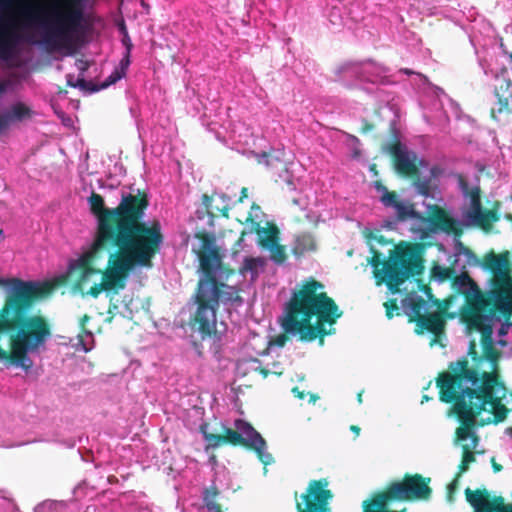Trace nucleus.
<instances>
[{
	"label": "nucleus",
	"mask_w": 512,
	"mask_h": 512,
	"mask_svg": "<svg viewBox=\"0 0 512 512\" xmlns=\"http://www.w3.org/2000/svg\"><path fill=\"white\" fill-rule=\"evenodd\" d=\"M386 308H387V311H386V314H387V317L388 318H392L393 317V311L394 310H398L397 306H394L392 307L391 309L388 307V304H385Z\"/></svg>",
	"instance_id": "nucleus-42"
},
{
	"label": "nucleus",
	"mask_w": 512,
	"mask_h": 512,
	"mask_svg": "<svg viewBox=\"0 0 512 512\" xmlns=\"http://www.w3.org/2000/svg\"><path fill=\"white\" fill-rule=\"evenodd\" d=\"M4 357L3 353L0 351V359Z\"/></svg>",
	"instance_id": "nucleus-56"
},
{
	"label": "nucleus",
	"mask_w": 512,
	"mask_h": 512,
	"mask_svg": "<svg viewBox=\"0 0 512 512\" xmlns=\"http://www.w3.org/2000/svg\"><path fill=\"white\" fill-rule=\"evenodd\" d=\"M429 482H391L385 489L372 494L363 501V512H407L406 508L391 510L388 505L394 501L428 500L432 489Z\"/></svg>",
	"instance_id": "nucleus-9"
},
{
	"label": "nucleus",
	"mask_w": 512,
	"mask_h": 512,
	"mask_svg": "<svg viewBox=\"0 0 512 512\" xmlns=\"http://www.w3.org/2000/svg\"><path fill=\"white\" fill-rule=\"evenodd\" d=\"M292 392H293V393H294V395H295V396H297L298 398L303 399L304 394H303V392H300L298 388H293Z\"/></svg>",
	"instance_id": "nucleus-44"
},
{
	"label": "nucleus",
	"mask_w": 512,
	"mask_h": 512,
	"mask_svg": "<svg viewBox=\"0 0 512 512\" xmlns=\"http://www.w3.org/2000/svg\"><path fill=\"white\" fill-rule=\"evenodd\" d=\"M512 83L504 75L495 78L494 93L497 101L492 107V116L497 121L512 123Z\"/></svg>",
	"instance_id": "nucleus-18"
},
{
	"label": "nucleus",
	"mask_w": 512,
	"mask_h": 512,
	"mask_svg": "<svg viewBox=\"0 0 512 512\" xmlns=\"http://www.w3.org/2000/svg\"><path fill=\"white\" fill-rule=\"evenodd\" d=\"M374 189L380 194L379 201L385 208H391L395 211L394 218L387 221L386 226L392 228L398 222H405L410 219L411 238L414 240L435 239L437 235L443 232L442 226L431 218L421 216L415 209L414 204L409 201H399L394 193L389 192L386 186L376 181L373 184Z\"/></svg>",
	"instance_id": "nucleus-7"
},
{
	"label": "nucleus",
	"mask_w": 512,
	"mask_h": 512,
	"mask_svg": "<svg viewBox=\"0 0 512 512\" xmlns=\"http://www.w3.org/2000/svg\"><path fill=\"white\" fill-rule=\"evenodd\" d=\"M241 194H242V196L240 197V199H239V200H240V201H243V198H244V197H247V189H246V188H242V190H241Z\"/></svg>",
	"instance_id": "nucleus-46"
},
{
	"label": "nucleus",
	"mask_w": 512,
	"mask_h": 512,
	"mask_svg": "<svg viewBox=\"0 0 512 512\" xmlns=\"http://www.w3.org/2000/svg\"><path fill=\"white\" fill-rule=\"evenodd\" d=\"M119 31L122 34V36L125 35V32H128L124 22H122L121 25L119 26Z\"/></svg>",
	"instance_id": "nucleus-45"
},
{
	"label": "nucleus",
	"mask_w": 512,
	"mask_h": 512,
	"mask_svg": "<svg viewBox=\"0 0 512 512\" xmlns=\"http://www.w3.org/2000/svg\"><path fill=\"white\" fill-rule=\"evenodd\" d=\"M77 351L89 352L94 347V336L90 331H84L77 336V342L73 344Z\"/></svg>",
	"instance_id": "nucleus-32"
},
{
	"label": "nucleus",
	"mask_w": 512,
	"mask_h": 512,
	"mask_svg": "<svg viewBox=\"0 0 512 512\" xmlns=\"http://www.w3.org/2000/svg\"><path fill=\"white\" fill-rule=\"evenodd\" d=\"M129 66L126 60L119 61V64L114 68L111 74L99 86L96 85V87L99 88L100 91L120 81L126 76Z\"/></svg>",
	"instance_id": "nucleus-29"
},
{
	"label": "nucleus",
	"mask_w": 512,
	"mask_h": 512,
	"mask_svg": "<svg viewBox=\"0 0 512 512\" xmlns=\"http://www.w3.org/2000/svg\"><path fill=\"white\" fill-rule=\"evenodd\" d=\"M146 206L139 193L122 191L121 202L113 210L117 225L100 219L93 242L69 260V271L84 269L78 283L83 295L97 297L103 291L123 288L128 271L152 265L164 237L159 221L141 222Z\"/></svg>",
	"instance_id": "nucleus-1"
},
{
	"label": "nucleus",
	"mask_w": 512,
	"mask_h": 512,
	"mask_svg": "<svg viewBox=\"0 0 512 512\" xmlns=\"http://www.w3.org/2000/svg\"><path fill=\"white\" fill-rule=\"evenodd\" d=\"M89 0H77L75 8L68 16V25H65L59 16L53 18L34 17L31 24L39 41L28 39L32 44L39 45L47 51H59L71 46L75 39L87 31L88 20L85 8Z\"/></svg>",
	"instance_id": "nucleus-6"
},
{
	"label": "nucleus",
	"mask_w": 512,
	"mask_h": 512,
	"mask_svg": "<svg viewBox=\"0 0 512 512\" xmlns=\"http://www.w3.org/2000/svg\"><path fill=\"white\" fill-rule=\"evenodd\" d=\"M455 179L462 199L453 223L460 228L490 230L498 217L493 210L483 208L478 179L470 180L462 174H455Z\"/></svg>",
	"instance_id": "nucleus-8"
},
{
	"label": "nucleus",
	"mask_w": 512,
	"mask_h": 512,
	"mask_svg": "<svg viewBox=\"0 0 512 512\" xmlns=\"http://www.w3.org/2000/svg\"><path fill=\"white\" fill-rule=\"evenodd\" d=\"M350 140V146H351V156L354 159H358L361 156V149H360V140L356 136H349Z\"/></svg>",
	"instance_id": "nucleus-36"
},
{
	"label": "nucleus",
	"mask_w": 512,
	"mask_h": 512,
	"mask_svg": "<svg viewBox=\"0 0 512 512\" xmlns=\"http://www.w3.org/2000/svg\"><path fill=\"white\" fill-rule=\"evenodd\" d=\"M20 55L19 40H0V61L13 66Z\"/></svg>",
	"instance_id": "nucleus-26"
},
{
	"label": "nucleus",
	"mask_w": 512,
	"mask_h": 512,
	"mask_svg": "<svg viewBox=\"0 0 512 512\" xmlns=\"http://www.w3.org/2000/svg\"><path fill=\"white\" fill-rule=\"evenodd\" d=\"M207 428L208 426L205 423L200 426V431L203 435V439L207 443V448H217L227 441L225 437L219 434L209 433Z\"/></svg>",
	"instance_id": "nucleus-33"
},
{
	"label": "nucleus",
	"mask_w": 512,
	"mask_h": 512,
	"mask_svg": "<svg viewBox=\"0 0 512 512\" xmlns=\"http://www.w3.org/2000/svg\"><path fill=\"white\" fill-rule=\"evenodd\" d=\"M266 264L267 261L263 257L246 256L241 263L239 273L247 285L252 286L264 272Z\"/></svg>",
	"instance_id": "nucleus-23"
},
{
	"label": "nucleus",
	"mask_w": 512,
	"mask_h": 512,
	"mask_svg": "<svg viewBox=\"0 0 512 512\" xmlns=\"http://www.w3.org/2000/svg\"><path fill=\"white\" fill-rule=\"evenodd\" d=\"M75 7L77 8V0H73Z\"/></svg>",
	"instance_id": "nucleus-57"
},
{
	"label": "nucleus",
	"mask_w": 512,
	"mask_h": 512,
	"mask_svg": "<svg viewBox=\"0 0 512 512\" xmlns=\"http://www.w3.org/2000/svg\"><path fill=\"white\" fill-rule=\"evenodd\" d=\"M88 200H89L90 205L94 209L100 210L104 205L103 198L100 195L95 194V193H92Z\"/></svg>",
	"instance_id": "nucleus-37"
},
{
	"label": "nucleus",
	"mask_w": 512,
	"mask_h": 512,
	"mask_svg": "<svg viewBox=\"0 0 512 512\" xmlns=\"http://www.w3.org/2000/svg\"><path fill=\"white\" fill-rule=\"evenodd\" d=\"M257 234L258 244L269 252L270 259L276 264L284 263L286 259L285 248L279 244V231L277 227L267 220L260 206L253 204L245 220V228L238 244L241 245L247 234Z\"/></svg>",
	"instance_id": "nucleus-12"
},
{
	"label": "nucleus",
	"mask_w": 512,
	"mask_h": 512,
	"mask_svg": "<svg viewBox=\"0 0 512 512\" xmlns=\"http://www.w3.org/2000/svg\"><path fill=\"white\" fill-rule=\"evenodd\" d=\"M456 284L463 294H465L468 302L474 310V314L470 319V325L478 330L476 320L481 317L496 315V306L492 300L486 295V290L482 292L478 285L467 275L461 274L457 277Z\"/></svg>",
	"instance_id": "nucleus-16"
},
{
	"label": "nucleus",
	"mask_w": 512,
	"mask_h": 512,
	"mask_svg": "<svg viewBox=\"0 0 512 512\" xmlns=\"http://www.w3.org/2000/svg\"><path fill=\"white\" fill-rule=\"evenodd\" d=\"M400 72H402L406 75H410L413 73L410 69H407V68L401 69Z\"/></svg>",
	"instance_id": "nucleus-48"
},
{
	"label": "nucleus",
	"mask_w": 512,
	"mask_h": 512,
	"mask_svg": "<svg viewBox=\"0 0 512 512\" xmlns=\"http://www.w3.org/2000/svg\"><path fill=\"white\" fill-rule=\"evenodd\" d=\"M351 430L356 434V436L359 435L360 428L357 426H351Z\"/></svg>",
	"instance_id": "nucleus-47"
},
{
	"label": "nucleus",
	"mask_w": 512,
	"mask_h": 512,
	"mask_svg": "<svg viewBox=\"0 0 512 512\" xmlns=\"http://www.w3.org/2000/svg\"><path fill=\"white\" fill-rule=\"evenodd\" d=\"M310 398H311V401L314 402L315 401V397L313 395H310Z\"/></svg>",
	"instance_id": "nucleus-54"
},
{
	"label": "nucleus",
	"mask_w": 512,
	"mask_h": 512,
	"mask_svg": "<svg viewBox=\"0 0 512 512\" xmlns=\"http://www.w3.org/2000/svg\"><path fill=\"white\" fill-rule=\"evenodd\" d=\"M0 287L6 294L0 310V333L12 338L11 365L29 371L33 361L29 355L39 354L51 337L49 327L39 315L27 316L31 306L51 296L55 285L48 280H22L0 277Z\"/></svg>",
	"instance_id": "nucleus-3"
},
{
	"label": "nucleus",
	"mask_w": 512,
	"mask_h": 512,
	"mask_svg": "<svg viewBox=\"0 0 512 512\" xmlns=\"http://www.w3.org/2000/svg\"><path fill=\"white\" fill-rule=\"evenodd\" d=\"M390 152L395 157V166L399 173L407 175L417 173L420 159L417 157L416 153L410 151L405 144L399 142L393 145Z\"/></svg>",
	"instance_id": "nucleus-22"
},
{
	"label": "nucleus",
	"mask_w": 512,
	"mask_h": 512,
	"mask_svg": "<svg viewBox=\"0 0 512 512\" xmlns=\"http://www.w3.org/2000/svg\"><path fill=\"white\" fill-rule=\"evenodd\" d=\"M336 80L347 87H352L350 79L369 82L372 85H388L394 83L390 80V69L372 59L363 61H349L336 70Z\"/></svg>",
	"instance_id": "nucleus-14"
},
{
	"label": "nucleus",
	"mask_w": 512,
	"mask_h": 512,
	"mask_svg": "<svg viewBox=\"0 0 512 512\" xmlns=\"http://www.w3.org/2000/svg\"><path fill=\"white\" fill-rule=\"evenodd\" d=\"M121 43L124 46L125 51H124L120 61H125L126 60L127 64L130 65L131 64V52H132V49H133V44H132V41H131V38H130L128 32H125V35L122 36Z\"/></svg>",
	"instance_id": "nucleus-35"
},
{
	"label": "nucleus",
	"mask_w": 512,
	"mask_h": 512,
	"mask_svg": "<svg viewBox=\"0 0 512 512\" xmlns=\"http://www.w3.org/2000/svg\"><path fill=\"white\" fill-rule=\"evenodd\" d=\"M419 167L424 169L423 172L417 170V180L414 182L415 191L425 198L437 199L440 195L436 181L443 175V168L429 163L424 158H420Z\"/></svg>",
	"instance_id": "nucleus-20"
},
{
	"label": "nucleus",
	"mask_w": 512,
	"mask_h": 512,
	"mask_svg": "<svg viewBox=\"0 0 512 512\" xmlns=\"http://www.w3.org/2000/svg\"><path fill=\"white\" fill-rule=\"evenodd\" d=\"M285 341H286V336L281 335L275 339V344L279 347H283L285 345Z\"/></svg>",
	"instance_id": "nucleus-41"
},
{
	"label": "nucleus",
	"mask_w": 512,
	"mask_h": 512,
	"mask_svg": "<svg viewBox=\"0 0 512 512\" xmlns=\"http://www.w3.org/2000/svg\"><path fill=\"white\" fill-rule=\"evenodd\" d=\"M467 502L473 507V512H512V504H505L503 497H491L487 489H465Z\"/></svg>",
	"instance_id": "nucleus-19"
},
{
	"label": "nucleus",
	"mask_w": 512,
	"mask_h": 512,
	"mask_svg": "<svg viewBox=\"0 0 512 512\" xmlns=\"http://www.w3.org/2000/svg\"><path fill=\"white\" fill-rule=\"evenodd\" d=\"M323 288L320 282L312 278L303 280L297 286L279 317L286 333L307 341L314 340L318 335L333 333L331 328L326 329V323L331 327L341 316V311L324 292H318Z\"/></svg>",
	"instance_id": "nucleus-4"
},
{
	"label": "nucleus",
	"mask_w": 512,
	"mask_h": 512,
	"mask_svg": "<svg viewBox=\"0 0 512 512\" xmlns=\"http://www.w3.org/2000/svg\"><path fill=\"white\" fill-rule=\"evenodd\" d=\"M243 365H247V366H248V368H251V369L256 370V369H258V368H259L260 363H259V361H258L257 359H255V358H250V359H248V360H241V361H239V362H238V365H237V366H238V369H241V367H242Z\"/></svg>",
	"instance_id": "nucleus-38"
},
{
	"label": "nucleus",
	"mask_w": 512,
	"mask_h": 512,
	"mask_svg": "<svg viewBox=\"0 0 512 512\" xmlns=\"http://www.w3.org/2000/svg\"><path fill=\"white\" fill-rule=\"evenodd\" d=\"M329 482H310L307 492L303 495L306 509L302 508L301 503H297L298 512H327L328 500L332 497L331 491L324 489Z\"/></svg>",
	"instance_id": "nucleus-21"
},
{
	"label": "nucleus",
	"mask_w": 512,
	"mask_h": 512,
	"mask_svg": "<svg viewBox=\"0 0 512 512\" xmlns=\"http://www.w3.org/2000/svg\"><path fill=\"white\" fill-rule=\"evenodd\" d=\"M492 277L486 284V295L502 314H512V276L505 254L489 253L484 258Z\"/></svg>",
	"instance_id": "nucleus-10"
},
{
	"label": "nucleus",
	"mask_w": 512,
	"mask_h": 512,
	"mask_svg": "<svg viewBox=\"0 0 512 512\" xmlns=\"http://www.w3.org/2000/svg\"><path fill=\"white\" fill-rule=\"evenodd\" d=\"M67 84L70 87L80 88L89 94L99 91V88H97L93 83L86 81L83 77H78L75 79L74 75L71 74L67 75Z\"/></svg>",
	"instance_id": "nucleus-30"
},
{
	"label": "nucleus",
	"mask_w": 512,
	"mask_h": 512,
	"mask_svg": "<svg viewBox=\"0 0 512 512\" xmlns=\"http://www.w3.org/2000/svg\"><path fill=\"white\" fill-rule=\"evenodd\" d=\"M316 247L315 240L311 234L303 233L296 237L293 251L299 256L306 252L314 251Z\"/></svg>",
	"instance_id": "nucleus-28"
},
{
	"label": "nucleus",
	"mask_w": 512,
	"mask_h": 512,
	"mask_svg": "<svg viewBox=\"0 0 512 512\" xmlns=\"http://www.w3.org/2000/svg\"><path fill=\"white\" fill-rule=\"evenodd\" d=\"M404 313L417 322L418 333L430 332L435 338L431 345L441 342L446 325L445 312L438 302H426L416 293L409 294L401 301Z\"/></svg>",
	"instance_id": "nucleus-11"
},
{
	"label": "nucleus",
	"mask_w": 512,
	"mask_h": 512,
	"mask_svg": "<svg viewBox=\"0 0 512 512\" xmlns=\"http://www.w3.org/2000/svg\"><path fill=\"white\" fill-rule=\"evenodd\" d=\"M509 58H510V65H511V68H512V53L509 54Z\"/></svg>",
	"instance_id": "nucleus-52"
},
{
	"label": "nucleus",
	"mask_w": 512,
	"mask_h": 512,
	"mask_svg": "<svg viewBox=\"0 0 512 512\" xmlns=\"http://www.w3.org/2000/svg\"><path fill=\"white\" fill-rule=\"evenodd\" d=\"M213 217L214 212L201 198V203L190 217V221L197 225L195 235L199 238L198 244L192 248L200 262L199 281L195 293L180 312L182 325H187L202 340L215 335L216 313L220 305L228 312L244 305L240 290L224 283L226 277L216 238L207 232L214 225Z\"/></svg>",
	"instance_id": "nucleus-2"
},
{
	"label": "nucleus",
	"mask_w": 512,
	"mask_h": 512,
	"mask_svg": "<svg viewBox=\"0 0 512 512\" xmlns=\"http://www.w3.org/2000/svg\"><path fill=\"white\" fill-rule=\"evenodd\" d=\"M428 400H429L428 396H423L422 403H423L424 401H428Z\"/></svg>",
	"instance_id": "nucleus-53"
},
{
	"label": "nucleus",
	"mask_w": 512,
	"mask_h": 512,
	"mask_svg": "<svg viewBox=\"0 0 512 512\" xmlns=\"http://www.w3.org/2000/svg\"><path fill=\"white\" fill-rule=\"evenodd\" d=\"M459 482H449L447 488L449 496L451 497V494L458 489Z\"/></svg>",
	"instance_id": "nucleus-40"
},
{
	"label": "nucleus",
	"mask_w": 512,
	"mask_h": 512,
	"mask_svg": "<svg viewBox=\"0 0 512 512\" xmlns=\"http://www.w3.org/2000/svg\"><path fill=\"white\" fill-rule=\"evenodd\" d=\"M431 92L438 101L439 108L443 111V114L447 120L454 117L456 120L462 119L461 108L457 102L451 99L442 88L438 86H432Z\"/></svg>",
	"instance_id": "nucleus-25"
},
{
	"label": "nucleus",
	"mask_w": 512,
	"mask_h": 512,
	"mask_svg": "<svg viewBox=\"0 0 512 512\" xmlns=\"http://www.w3.org/2000/svg\"><path fill=\"white\" fill-rule=\"evenodd\" d=\"M32 110L22 102L12 104L4 113L0 114V133L11 123L21 122L32 116Z\"/></svg>",
	"instance_id": "nucleus-24"
},
{
	"label": "nucleus",
	"mask_w": 512,
	"mask_h": 512,
	"mask_svg": "<svg viewBox=\"0 0 512 512\" xmlns=\"http://www.w3.org/2000/svg\"><path fill=\"white\" fill-rule=\"evenodd\" d=\"M448 262L450 263V268H442L441 266H435L433 268V277L439 283L450 278L451 272H463L467 266L475 265L477 258L460 241H457L454 245L452 255L448 257Z\"/></svg>",
	"instance_id": "nucleus-17"
},
{
	"label": "nucleus",
	"mask_w": 512,
	"mask_h": 512,
	"mask_svg": "<svg viewBox=\"0 0 512 512\" xmlns=\"http://www.w3.org/2000/svg\"><path fill=\"white\" fill-rule=\"evenodd\" d=\"M218 494L219 490L216 486H211L210 488L205 489L203 500L205 506L211 512H222L221 505L215 501Z\"/></svg>",
	"instance_id": "nucleus-31"
},
{
	"label": "nucleus",
	"mask_w": 512,
	"mask_h": 512,
	"mask_svg": "<svg viewBox=\"0 0 512 512\" xmlns=\"http://www.w3.org/2000/svg\"><path fill=\"white\" fill-rule=\"evenodd\" d=\"M376 85L377 86L375 87L364 88V90L380 103L389 102L391 99L390 94L387 93L383 88H380V84Z\"/></svg>",
	"instance_id": "nucleus-34"
},
{
	"label": "nucleus",
	"mask_w": 512,
	"mask_h": 512,
	"mask_svg": "<svg viewBox=\"0 0 512 512\" xmlns=\"http://www.w3.org/2000/svg\"><path fill=\"white\" fill-rule=\"evenodd\" d=\"M423 265L418 255L405 251L390 257L383 267L376 271L375 276L385 282L392 294L401 291L400 286L410 276L421 274Z\"/></svg>",
	"instance_id": "nucleus-13"
},
{
	"label": "nucleus",
	"mask_w": 512,
	"mask_h": 512,
	"mask_svg": "<svg viewBox=\"0 0 512 512\" xmlns=\"http://www.w3.org/2000/svg\"><path fill=\"white\" fill-rule=\"evenodd\" d=\"M235 430L222 425V431L227 434L228 440L233 444H240L255 453L258 460L264 465L274 462L272 454L268 451V444L263 436L247 421L236 419Z\"/></svg>",
	"instance_id": "nucleus-15"
},
{
	"label": "nucleus",
	"mask_w": 512,
	"mask_h": 512,
	"mask_svg": "<svg viewBox=\"0 0 512 512\" xmlns=\"http://www.w3.org/2000/svg\"><path fill=\"white\" fill-rule=\"evenodd\" d=\"M335 10H336L335 7H333L331 10L330 21L332 22L333 25L340 26L342 24V19H341L340 15H336Z\"/></svg>",
	"instance_id": "nucleus-39"
},
{
	"label": "nucleus",
	"mask_w": 512,
	"mask_h": 512,
	"mask_svg": "<svg viewBox=\"0 0 512 512\" xmlns=\"http://www.w3.org/2000/svg\"><path fill=\"white\" fill-rule=\"evenodd\" d=\"M357 400H358V403H362V393H358L357 395Z\"/></svg>",
	"instance_id": "nucleus-49"
},
{
	"label": "nucleus",
	"mask_w": 512,
	"mask_h": 512,
	"mask_svg": "<svg viewBox=\"0 0 512 512\" xmlns=\"http://www.w3.org/2000/svg\"><path fill=\"white\" fill-rule=\"evenodd\" d=\"M402 480H407V481H410V480H426L425 478L421 477V476H405ZM427 480H430L429 478Z\"/></svg>",
	"instance_id": "nucleus-43"
},
{
	"label": "nucleus",
	"mask_w": 512,
	"mask_h": 512,
	"mask_svg": "<svg viewBox=\"0 0 512 512\" xmlns=\"http://www.w3.org/2000/svg\"><path fill=\"white\" fill-rule=\"evenodd\" d=\"M98 183L100 184V187H103L101 180H98Z\"/></svg>",
	"instance_id": "nucleus-55"
},
{
	"label": "nucleus",
	"mask_w": 512,
	"mask_h": 512,
	"mask_svg": "<svg viewBox=\"0 0 512 512\" xmlns=\"http://www.w3.org/2000/svg\"><path fill=\"white\" fill-rule=\"evenodd\" d=\"M233 140L235 144L242 145V148H237L239 152L248 157H254L259 164H263L271 170L275 181L283 185V190L292 194L289 199L293 205L301 210L305 209L307 204L305 198L300 194L296 195L304 175V168L298 161L284 160L285 152L283 150L257 151V142H263L264 139L253 135L247 128L244 135H236L234 131Z\"/></svg>",
	"instance_id": "nucleus-5"
},
{
	"label": "nucleus",
	"mask_w": 512,
	"mask_h": 512,
	"mask_svg": "<svg viewBox=\"0 0 512 512\" xmlns=\"http://www.w3.org/2000/svg\"><path fill=\"white\" fill-rule=\"evenodd\" d=\"M107 480H108V481H111V480H117V479H116L114 476H108V477H107Z\"/></svg>",
	"instance_id": "nucleus-50"
},
{
	"label": "nucleus",
	"mask_w": 512,
	"mask_h": 512,
	"mask_svg": "<svg viewBox=\"0 0 512 512\" xmlns=\"http://www.w3.org/2000/svg\"><path fill=\"white\" fill-rule=\"evenodd\" d=\"M203 203H208V206L213 212H220L225 214L231 205V198L223 192H214L212 195L203 194Z\"/></svg>",
	"instance_id": "nucleus-27"
},
{
	"label": "nucleus",
	"mask_w": 512,
	"mask_h": 512,
	"mask_svg": "<svg viewBox=\"0 0 512 512\" xmlns=\"http://www.w3.org/2000/svg\"><path fill=\"white\" fill-rule=\"evenodd\" d=\"M506 433H509L512 436V428H507Z\"/></svg>",
	"instance_id": "nucleus-51"
},
{
	"label": "nucleus",
	"mask_w": 512,
	"mask_h": 512,
	"mask_svg": "<svg viewBox=\"0 0 512 512\" xmlns=\"http://www.w3.org/2000/svg\"><path fill=\"white\" fill-rule=\"evenodd\" d=\"M2 234H3V231H2V230H0V236H1Z\"/></svg>",
	"instance_id": "nucleus-58"
}]
</instances>
